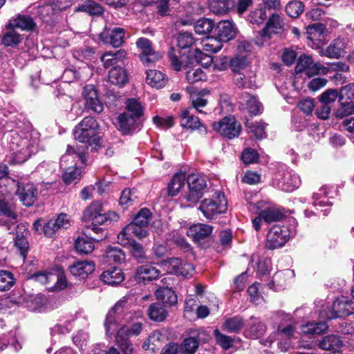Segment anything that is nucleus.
I'll use <instances>...</instances> for the list:
<instances>
[{"mask_svg": "<svg viewBox=\"0 0 354 354\" xmlns=\"http://www.w3.org/2000/svg\"><path fill=\"white\" fill-rule=\"evenodd\" d=\"M266 326L258 318L250 317L246 324L245 336L252 339H257L263 335Z\"/></svg>", "mask_w": 354, "mask_h": 354, "instance_id": "obj_23", "label": "nucleus"}, {"mask_svg": "<svg viewBox=\"0 0 354 354\" xmlns=\"http://www.w3.org/2000/svg\"><path fill=\"white\" fill-rule=\"evenodd\" d=\"M342 345V341L337 335H330L324 337L319 342V347L323 350H337Z\"/></svg>", "mask_w": 354, "mask_h": 354, "instance_id": "obj_47", "label": "nucleus"}, {"mask_svg": "<svg viewBox=\"0 0 354 354\" xmlns=\"http://www.w3.org/2000/svg\"><path fill=\"white\" fill-rule=\"evenodd\" d=\"M126 30L122 28H114L109 37V41L103 38L104 33L100 35V37L104 42H109L113 47L119 48L124 43V37Z\"/></svg>", "mask_w": 354, "mask_h": 354, "instance_id": "obj_39", "label": "nucleus"}, {"mask_svg": "<svg viewBox=\"0 0 354 354\" xmlns=\"http://www.w3.org/2000/svg\"><path fill=\"white\" fill-rule=\"evenodd\" d=\"M127 113H129L138 119L142 115L143 112L141 104L136 99H129L127 101Z\"/></svg>", "mask_w": 354, "mask_h": 354, "instance_id": "obj_62", "label": "nucleus"}, {"mask_svg": "<svg viewBox=\"0 0 354 354\" xmlns=\"http://www.w3.org/2000/svg\"><path fill=\"white\" fill-rule=\"evenodd\" d=\"M147 234L146 227H141L140 225L130 223L119 233L118 239L120 244L126 245L133 236L142 239L146 237Z\"/></svg>", "mask_w": 354, "mask_h": 354, "instance_id": "obj_17", "label": "nucleus"}, {"mask_svg": "<svg viewBox=\"0 0 354 354\" xmlns=\"http://www.w3.org/2000/svg\"><path fill=\"white\" fill-rule=\"evenodd\" d=\"M212 127L221 136L228 139H233L239 136L242 127L234 117H224L221 120L214 122Z\"/></svg>", "mask_w": 354, "mask_h": 354, "instance_id": "obj_11", "label": "nucleus"}, {"mask_svg": "<svg viewBox=\"0 0 354 354\" xmlns=\"http://www.w3.org/2000/svg\"><path fill=\"white\" fill-rule=\"evenodd\" d=\"M266 124L262 122H255L246 123L248 129L254 134V136L258 139H262L266 137Z\"/></svg>", "mask_w": 354, "mask_h": 354, "instance_id": "obj_56", "label": "nucleus"}, {"mask_svg": "<svg viewBox=\"0 0 354 354\" xmlns=\"http://www.w3.org/2000/svg\"><path fill=\"white\" fill-rule=\"evenodd\" d=\"M328 70L326 66L318 62H314L311 56L303 55L298 59L295 66L297 73H305L308 76L315 75H326Z\"/></svg>", "mask_w": 354, "mask_h": 354, "instance_id": "obj_13", "label": "nucleus"}, {"mask_svg": "<svg viewBox=\"0 0 354 354\" xmlns=\"http://www.w3.org/2000/svg\"><path fill=\"white\" fill-rule=\"evenodd\" d=\"M104 106L97 96V92L93 86L90 85V110L95 113L102 112Z\"/></svg>", "mask_w": 354, "mask_h": 354, "instance_id": "obj_61", "label": "nucleus"}, {"mask_svg": "<svg viewBox=\"0 0 354 354\" xmlns=\"http://www.w3.org/2000/svg\"><path fill=\"white\" fill-rule=\"evenodd\" d=\"M136 44L140 51L139 58L144 65L149 66L162 58L161 53L153 49L152 43L149 39L140 37Z\"/></svg>", "mask_w": 354, "mask_h": 354, "instance_id": "obj_14", "label": "nucleus"}, {"mask_svg": "<svg viewBox=\"0 0 354 354\" xmlns=\"http://www.w3.org/2000/svg\"><path fill=\"white\" fill-rule=\"evenodd\" d=\"M22 39L21 36L15 31V28L8 30L2 37L1 42L7 47L16 46Z\"/></svg>", "mask_w": 354, "mask_h": 354, "instance_id": "obj_49", "label": "nucleus"}, {"mask_svg": "<svg viewBox=\"0 0 354 354\" xmlns=\"http://www.w3.org/2000/svg\"><path fill=\"white\" fill-rule=\"evenodd\" d=\"M266 18L267 15L265 8H261L250 12L248 21L250 24L259 26L263 24Z\"/></svg>", "mask_w": 354, "mask_h": 354, "instance_id": "obj_53", "label": "nucleus"}, {"mask_svg": "<svg viewBox=\"0 0 354 354\" xmlns=\"http://www.w3.org/2000/svg\"><path fill=\"white\" fill-rule=\"evenodd\" d=\"M147 313L150 319L155 322H162L167 315L165 305L160 302L151 304L148 308Z\"/></svg>", "mask_w": 354, "mask_h": 354, "instance_id": "obj_36", "label": "nucleus"}, {"mask_svg": "<svg viewBox=\"0 0 354 354\" xmlns=\"http://www.w3.org/2000/svg\"><path fill=\"white\" fill-rule=\"evenodd\" d=\"M245 325L241 316H234L227 319L223 324V329L228 333H237Z\"/></svg>", "mask_w": 354, "mask_h": 354, "instance_id": "obj_45", "label": "nucleus"}, {"mask_svg": "<svg viewBox=\"0 0 354 354\" xmlns=\"http://www.w3.org/2000/svg\"><path fill=\"white\" fill-rule=\"evenodd\" d=\"M33 19L28 16L19 15L17 18L10 20L8 26L13 28H20L24 30H30L35 27Z\"/></svg>", "mask_w": 354, "mask_h": 354, "instance_id": "obj_42", "label": "nucleus"}, {"mask_svg": "<svg viewBox=\"0 0 354 354\" xmlns=\"http://www.w3.org/2000/svg\"><path fill=\"white\" fill-rule=\"evenodd\" d=\"M155 295L158 300H161L164 304L169 306H174L178 301L177 295L175 292L167 286H162L157 289Z\"/></svg>", "mask_w": 354, "mask_h": 354, "instance_id": "obj_34", "label": "nucleus"}, {"mask_svg": "<svg viewBox=\"0 0 354 354\" xmlns=\"http://www.w3.org/2000/svg\"><path fill=\"white\" fill-rule=\"evenodd\" d=\"M160 266L167 273L181 275L185 278L192 277L194 272L192 264L179 258H171L161 262Z\"/></svg>", "mask_w": 354, "mask_h": 354, "instance_id": "obj_12", "label": "nucleus"}, {"mask_svg": "<svg viewBox=\"0 0 354 354\" xmlns=\"http://www.w3.org/2000/svg\"><path fill=\"white\" fill-rule=\"evenodd\" d=\"M274 184L283 192H291L299 187L301 178L294 171L283 166L276 174Z\"/></svg>", "mask_w": 354, "mask_h": 354, "instance_id": "obj_8", "label": "nucleus"}, {"mask_svg": "<svg viewBox=\"0 0 354 354\" xmlns=\"http://www.w3.org/2000/svg\"><path fill=\"white\" fill-rule=\"evenodd\" d=\"M17 194L24 205L31 206L36 200L37 190L32 183H26L19 185Z\"/></svg>", "mask_w": 354, "mask_h": 354, "instance_id": "obj_24", "label": "nucleus"}, {"mask_svg": "<svg viewBox=\"0 0 354 354\" xmlns=\"http://www.w3.org/2000/svg\"><path fill=\"white\" fill-rule=\"evenodd\" d=\"M255 205L258 214L267 223L279 221L285 217V213L277 205L264 201L257 202Z\"/></svg>", "mask_w": 354, "mask_h": 354, "instance_id": "obj_15", "label": "nucleus"}, {"mask_svg": "<svg viewBox=\"0 0 354 354\" xmlns=\"http://www.w3.org/2000/svg\"><path fill=\"white\" fill-rule=\"evenodd\" d=\"M127 303L128 298L124 297L108 313L104 324L108 335H112L117 332V335L128 339L129 336H137L140 333L142 330V324L140 322L133 323L131 326H120L122 325V319L127 315Z\"/></svg>", "mask_w": 354, "mask_h": 354, "instance_id": "obj_2", "label": "nucleus"}, {"mask_svg": "<svg viewBox=\"0 0 354 354\" xmlns=\"http://www.w3.org/2000/svg\"><path fill=\"white\" fill-rule=\"evenodd\" d=\"M15 283L13 274L8 271H0V289L6 290L10 289Z\"/></svg>", "mask_w": 354, "mask_h": 354, "instance_id": "obj_63", "label": "nucleus"}, {"mask_svg": "<svg viewBox=\"0 0 354 354\" xmlns=\"http://www.w3.org/2000/svg\"><path fill=\"white\" fill-rule=\"evenodd\" d=\"M162 335L158 331L155 330L150 334L148 339L143 343V349L147 351L150 350L153 353H155L162 345Z\"/></svg>", "mask_w": 354, "mask_h": 354, "instance_id": "obj_41", "label": "nucleus"}, {"mask_svg": "<svg viewBox=\"0 0 354 354\" xmlns=\"http://www.w3.org/2000/svg\"><path fill=\"white\" fill-rule=\"evenodd\" d=\"M127 57V52L124 49L116 51H106L100 56V60L104 68L114 67L120 63H122Z\"/></svg>", "mask_w": 354, "mask_h": 354, "instance_id": "obj_22", "label": "nucleus"}, {"mask_svg": "<svg viewBox=\"0 0 354 354\" xmlns=\"http://www.w3.org/2000/svg\"><path fill=\"white\" fill-rule=\"evenodd\" d=\"M160 273V270L152 265H142L138 267L135 274V279L138 282L145 283L146 281L156 279L159 277Z\"/></svg>", "mask_w": 354, "mask_h": 354, "instance_id": "obj_25", "label": "nucleus"}, {"mask_svg": "<svg viewBox=\"0 0 354 354\" xmlns=\"http://www.w3.org/2000/svg\"><path fill=\"white\" fill-rule=\"evenodd\" d=\"M189 190L185 198L190 205L196 204L203 196V191L207 187L205 176L198 174H191L187 178Z\"/></svg>", "mask_w": 354, "mask_h": 354, "instance_id": "obj_9", "label": "nucleus"}, {"mask_svg": "<svg viewBox=\"0 0 354 354\" xmlns=\"http://www.w3.org/2000/svg\"><path fill=\"white\" fill-rule=\"evenodd\" d=\"M108 81L113 85L120 87L123 86L129 81V75L127 69L120 66L111 68L109 72Z\"/></svg>", "mask_w": 354, "mask_h": 354, "instance_id": "obj_28", "label": "nucleus"}, {"mask_svg": "<svg viewBox=\"0 0 354 354\" xmlns=\"http://www.w3.org/2000/svg\"><path fill=\"white\" fill-rule=\"evenodd\" d=\"M186 78L189 84H194L206 80V75L200 68H193L187 72Z\"/></svg>", "mask_w": 354, "mask_h": 354, "instance_id": "obj_64", "label": "nucleus"}, {"mask_svg": "<svg viewBox=\"0 0 354 354\" xmlns=\"http://www.w3.org/2000/svg\"><path fill=\"white\" fill-rule=\"evenodd\" d=\"M11 151L10 162L21 164L37 153L39 149L37 133L16 127L6 134Z\"/></svg>", "mask_w": 354, "mask_h": 354, "instance_id": "obj_1", "label": "nucleus"}, {"mask_svg": "<svg viewBox=\"0 0 354 354\" xmlns=\"http://www.w3.org/2000/svg\"><path fill=\"white\" fill-rule=\"evenodd\" d=\"M192 108L188 107L180 113V124L183 127L190 129H196L201 126L198 117L191 113Z\"/></svg>", "mask_w": 354, "mask_h": 354, "instance_id": "obj_33", "label": "nucleus"}, {"mask_svg": "<svg viewBox=\"0 0 354 354\" xmlns=\"http://www.w3.org/2000/svg\"><path fill=\"white\" fill-rule=\"evenodd\" d=\"M214 28V22L207 18L198 19L194 25L195 32L198 35L209 33Z\"/></svg>", "mask_w": 354, "mask_h": 354, "instance_id": "obj_50", "label": "nucleus"}, {"mask_svg": "<svg viewBox=\"0 0 354 354\" xmlns=\"http://www.w3.org/2000/svg\"><path fill=\"white\" fill-rule=\"evenodd\" d=\"M242 97L246 102L247 109L251 114L256 115L261 112L262 104L256 97L251 96L247 93L242 94Z\"/></svg>", "mask_w": 354, "mask_h": 354, "instance_id": "obj_48", "label": "nucleus"}, {"mask_svg": "<svg viewBox=\"0 0 354 354\" xmlns=\"http://www.w3.org/2000/svg\"><path fill=\"white\" fill-rule=\"evenodd\" d=\"M212 226L203 223H197L191 225L187 230V235L194 242L200 243L205 241L212 234Z\"/></svg>", "mask_w": 354, "mask_h": 354, "instance_id": "obj_21", "label": "nucleus"}, {"mask_svg": "<svg viewBox=\"0 0 354 354\" xmlns=\"http://www.w3.org/2000/svg\"><path fill=\"white\" fill-rule=\"evenodd\" d=\"M304 6L302 2L298 1H292L289 2L286 7V11L291 17L295 18L299 17L304 11Z\"/></svg>", "mask_w": 354, "mask_h": 354, "instance_id": "obj_59", "label": "nucleus"}, {"mask_svg": "<svg viewBox=\"0 0 354 354\" xmlns=\"http://www.w3.org/2000/svg\"><path fill=\"white\" fill-rule=\"evenodd\" d=\"M203 50L206 53H215L223 47V42L216 37H207L201 41Z\"/></svg>", "mask_w": 354, "mask_h": 354, "instance_id": "obj_44", "label": "nucleus"}, {"mask_svg": "<svg viewBox=\"0 0 354 354\" xmlns=\"http://www.w3.org/2000/svg\"><path fill=\"white\" fill-rule=\"evenodd\" d=\"M283 19L278 13L271 14L264 28L259 31L254 39L256 45L261 46L268 44L273 34H279L283 30Z\"/></svg>", "mask_w": 354, "mask_h": 354, "instance_id": "obj_6", "label": "nucleus"}, {"mask_svg": "<svg viewBox=\"0 0 354 354\" xmlns=\"http://www.w3.org/2000/svg\"><path fill=\"white\" fill-rule=\"evenodd\" d=\"M207 219H213L218 214L227 211L225 196L219 193L216 198H207L202 201L198 208Z\"/></svg>", "mask_w": 354, "mask_h": 354, "instance_id": "obj_10", "label": "nucleus"}, {"mask_svg": "<svg viewBox=\"0 0 354 354\" xmlns=\"http://www.w3.org/2000/svg\"><path fill=\"white\" fill-rule=\"evenodd\" d=\"M74 138L76 140L81 143L85 144L87 149L88 142V119L85 117L81 122L75 127L73 131Z\"/></svg>", "mask_w": 354, "mask_h": 354, "instance_id": "obj_37", "label": "nucleus"}, {"mask_svg": "<svg viewBox=\"0 0 354 354\" xmlns=\"http://www.w3.org/2000/svg\"><path fill=\"white\" fill-rule=\"evenodd\" d=\"M354 313V301L346 296L338 297L333 303L329 310L323 309L319 312L320 318L330 320L348 317Z\"/></svg>", "mask_w": 354, "mask_h": 354, "instance_id": "obj_5", "label": "nucleus"}, {"mask_svg": "<svg viewBox=\"0 0 354 354\" xmlns=\"http://www.w3.org/2000/svg\"><path fill=\"white\" fill-rule=\"evenodd\" d=\"M339 107L337 109L335 115L338 118H343L354 114V95L344 88L339 92Z\"/></svg>", "mask_w": 354, "mask_h": 354, "instance_id": "obj_16", "label": "nucleus"}, {"mask_svg": "<svg viewBox=\"0 0 354 354\" xmlns=\"http://www.w3.org/2000/svg\"><path fill=\"white\" fill-rule=\"evenodd\" d=\"M216 37L222 42H227L234 39L236 35V29L232 21H221L215 27Z\"/></svg>", "mask_w": 354, "mask_h": 354, "instance_id": "obj_20", "label": "nucleus"}, {"mask_svg": "<svg viewBox=\"0 0 354 354\" xmlns=\"http://www.w3.org/2000/svg\"><path fill=\"white\" fill-rule=\"evenodd\" d=\"M151 219V213L150 210L147 208H142L135 216L131 223L140 225L141 227H147Z\"/></svg>", "mask_w": 354, "mask_h": 354, "instance_id": "obj_55", "label": "nucleus"}, {"mask_svg": "<svg viewBox=\"0 0 354 354\" xmlns=\"http://www.w3.org/2000/svg\"><path fill=\"white\" fill-rule=\"evenodd\" d=\"M235 6L234 0H209L208 8L215 15H225L227 13Z\"/></svg>", "mask_w": 354, "mask_h": 354, "instance_id": "obj_32", "label": "nucleus"}, {"mask_svg": "<svg viewBox=\"0 0 354 354\" xmlns=\"http://www.w3.org/2000/svg\"><path fill=\"white\" fill-rule=\"evenodd\" d=\"M347 48V42L343 38H337L333 40L325 49H322L319 54L331 59H339L344 57Z\"/></svg>", "mask_w": 354, "mask_h": 354, "instance_id": "obj_18", "label": "nucleus"}, {"mask_svg": "<svg viewBox=\"0 0 354 354\" xmlns=\"http://www.w3.org/2000/svg\"><path fill=\"white\" fill-rule=\"evenodd\" d=\"M209 91L203 89L198 93H194L190 95L192 103V109H196L200 113H205L203 109L207 104V100L205 97V95L209 94Z\"/></svg>", "mask_w": 354, "mask_h": 354, "instance_id": "obj_38", "label": "nucleus"}, {"mask_svg": "<svg viewBox=\"0 0 354 354\" xmlns=\"http://www.w3.org/2000/svg\"><path fill=\"white\" fill-rule=\"evenodd\" d=\"M100 279L105 283L114 286L122 283L124 276L121 268L113 267L103 272L100 275Z\"/></svg>", "mask_w": 354, "mask_h": 354, "instance_id": "obj_29", "label": "nucleus"}, {"mask_svg": "<svg viewBox=\"0 0 354 354\" xmlns=\"http://www.w3.org/2000/svg\"><path fill=\"white\" fill-rule=\"evenodd\" d=\"M296 235V227L290 226L274 225L267 234L266 248L274 250L283 247L290 238Z\"/></svg>", "mask_w": 354, "mask_h": 354, "instance_id": "obj_4", "label": "nucleus"}, {"mask_svg": "<svg viewBox=\"0 0 354 354\" xmlns=\"http://www.w3.org/2000/svg\"><path fill=\"white\" fill-rule=\"evenodd\" d=\"M28 232L24 225H18L17 230V234L15 238V245L19 250L20 254L24 261L28 251V242L27 241V235Z\"/></svg>", "mask_w": 354, "mask_h": 354, "instance_id": "obj_30", "label": "nucleus"}, {"mask_svg": "<svg viewBox=\"0 0 354 354\" xmlns=\"http://www.w3.org/2000/svg\"><path fill=\"white\" fill-rule=\"evenodd\" d=\"M275 337L278 347L281 351H286L291 346V340L295 335V328L292 325L286 327L279 326Z\"/></svg>", "mask_w": 354, "mask_h": 354, "instance_id": "obj_19", "label": "nucleus"}, {"mask_svg": "<svg viewBox=\"0 0 354 354\" xmlns=\"http://www.w3.org/2000/svg\"><path fill=\"white\" fill-rule=\"evenodd\" d=\"M137 191L135 189H125L122 191L119 200L121 205L130 206L138 199Z\"/></svg>", "mask_w": 354, "mask_h": 354, "instance_id": "obj_54", "label": "nucleus"}, {"mask_svg": "<svg viewBox=\"0 0 354 354\" xmlns=\"http://www.w3.org/2000/svg\"><path fill=\"white\" fill-rule=\"evenodd\" d=\"M76 158H77L82 163H85L86 160L85 152L84 150L82 151L80 148H78V151L77 153H74L73 149L68 146L66 153L60 158V168L66 169V167H68L71 165L75 166L76 163H75V159Z\"/></svg>", "mask_w": 354, "mask_h": 354, "instance_id": "obj_26", "label": "nucleus"}, {"mask_svg": "<svg viewBox=\"0 0 354 354\" xmlns=\"http://www.w3.org/2000/svg\"><path fill=\"white\" fill-rule=\"evenodd\" d=\"M147 83L152 87L161 88L165 86L167 78L164 73L157 70H149L147 71Z\"/></svg>", "mask_w": 354, "mask_h": 354, "instance_id": "obj_35", "label": "nucleus"}, {"mask_svg": "<svg viewBox=\"0 0 354 354\" xmlns=\"http://www.w3.org/2000/svg\"><path fill=\"white\" fill-rule=\"evenodd\" d=\"M328 328V325L326 322L321 321L319 322H308L302 325L301 332L304 334H320L324 332Z\"/></svg>", "mask_w": 354, "mask_h": 354, "instance_id": "obj_43", "label": "nucleus"}, {"mask_svg": "<svg viewBox=\"0 0 354 354\" xmlns=\"http://www.w3.org/2000/svg\"><path fill=\"white\" fill-rule=\"evenodd\" d=\"M62 169L64 171L62 178L66 184H71L81 176L80 169L75 167V166L71 165Z\"/></svg>", "mask_w": 354, "mask_h": 354, "instance_id": "obj_51", "label": "nucleus"}, {"mask_svg": "<svg viewBox=\"0 0 354 354\" xmlns=\"http://www.w3.org/2000/svg\"><path fill=\"white\" fill-rule=\"evenodd\" d=\"M88 262L87 261H77L70 267L71 274L80 280L87 279Z\"/></svg>", "mask_w": 354, "mask_h": 354, "instance_id": "obj_46", "label": "nucleus"}, {"mask_svg": "<svg viewBox=\"0 0 354 354\" xmlns=\"http://www.w3.org/2000/svg\"><path fill=\"white\" fill-rule=\"evenodd\" d=\"M187 178L185 173L179 172L176 174L168 184L169 195L172 196H176L185 185Z\"/></svg>", "mask_w": 354, "mask_h": 354, "instance_id": "obj_40", "label": "nucleus"}, {"mask_svg": "<svg viewBox=\"0 0 354 354\" xmlns=\"http://www.w3.org/2000/svg\"><path fill=\"white\" fill-rule=\"evenodd\" d=\"M82 95L84 97V101H79L73 104L72 110L75 111L77 115H82V113L88 110L87 106L88 104V91L86 86L83 88Z\"/></svg>", "mask_w": 354, "mask_h": 354, "instance_id": "obj_58", "label": "nucleus"}, {"mask_svg": "<svg viewBox=\"0 0 354 354\" xmlns=\"http://www.w3.org/2000/svg\"><path fill=\"white\" fill-rule=\"evenodd\" d=\"M30 279L45 285L49 292H59L67 287L66 277L61 271L56 272H38L32 274Z\"/></svg>", "mask_w": 354, "mask_h": 354, "instance_id": "obj_7", "label": "nucleus"}, {"mask_svg": "<svg viewBox=\"0 0 354 354\" xmlns=\"http://www.w3.org/2000/svg\"><path fill=\"white\" fill-rule=\"evenodd\" d=\"M138 118L131 115L129 113H121L118 118V129L123 134L133 133L138 127Z\"/></svg>", "mask_w": 354, "mask_h": 354, "instance_id": "obj_27", "label": "nucleus"}, {"mask_svg": "<svg viewBox=\"0 0 354 354\" xmlns=\"http://www.w3.org/2000/svg\"><path fill=\"white\" fill-rule=\"evenodd\" d=\"M34 230L39 234H44L46 236L52 237L59 230L53 219L45 221L39 218L35 221L33 224Z\"/></svg>", "mask_w": 354, "mask_h": 354, "instance_id": "obj_31", "label": "nucleus"}, {"mask_svg": "<svg viewBox=\"0 0 354 354\" xmlns=\"http://www.w3.org/2000/svg\"><path fill=\"white\" fill-rule=\"evenodd\" d=\"M106 257L109 261L120 263L125 259V254L118 247H109L106 251Z\"/></svg>", "mask_w": 354, "mask_h": 354, "instance_id": "obj_57", "label": "nucleus"}, {"mask_svg": "<svg viewBox=\"0 0 354 354\" xmlns=\"http://www.w3.org/2000/svg\"><path fill=\"white\" fill-rule=\"evenodd\" d=\"M72 5L71 0H55L53 5H46L41 8V12L62 11Z\"/></svg>", "mask_w": 354, "mask_h": 354, "instance_id": "obj_52", "label": "nucleus"}, {"mask_svg": "<svg viewBox=\"0 0 354 354\" xmlns=\"http://www.w3.org/2000/svg\"><path fill=\"white\" fill-rule=\"evenodd\" d=\"M177 41L178 46L181 49L191 47L196 41L192 33L188 32H180Z\"/></svg>", "mask_w": 354, "mask_h": 354, "instance_id": "obj_60", "label": "nucleus"}, {"mask_svg": "<svg viewBox=\"0 0 354 354\" xmlns=\"http://www.w3.org/2000/svg\"><path fill=\"white\" fill-rule=\"evenodd\" d=\"M119 216L115 212H104L102 203L95 201L90 205V220L92 221L91 230L94 235L90 234V252L94 249L91 247V241L100 242L106 237V232L102 227L96 225L118 221Z\"/></svg>", "mask_w": 354, "mask_h": 354, "instance_id": "obj_3", "label": "nucleus"}]
</instances>
